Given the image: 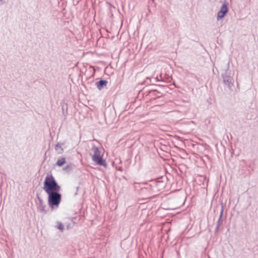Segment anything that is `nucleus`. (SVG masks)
I'll return each instance as SVG.
<instances>
[{
    "instance_id": "obj_1",
    "label": "nucleus",
    "mask_w": 258,
    "mask_h": 258,
    "mask_svg": "<svg viewBox=\"0 0 258 258\" xmlns=\"http://www.w3.org/2000/svg\"><path fill=\"white\" fill-rule=\"evenodd\" d=\"M43 189L47 194L53 191H59L60 186L58 184L54 177L47 175L44 181Z\"/></svg>"
},
{
    "instance_id": "obj_2",
    "label": "nucleus",
    "mask_w": 258,
    "mask_h": 258,
    "mask_svg": "<svg viewBox=\"0 0 258 258\" xmlns=\"http://www.w3.org/2000/svg\"><path fill=\"white\" fill-rule=\"evenodd\" d=\"M229 62L227 63L226 68L223 70V72L221 74V77L224 84L226 86L230 91H232V87L234 83L233 78L234 73H232L229 69Z\"/></svg>"
},
{
    "instance_id": "obj_3",
    "label": "nucleus",
    "mask_w": 258,
    "mask_h": 258,
    "mask_svg": "<svg viewBox=\"0 0 258 258\" xmlns=\"http://www.w3.org/2000/svg\"><path fill=\"white\" fill-rule=\"evenodd\" d=\"M48 204L51 210L57 209L61 200V195L59 191L47 193Z\"/></svg>"
},
{
    "instance_id": "obj_4",
    "label": "nucleus",
    "mask_w": 258,
    "mask_h": 258,
    "mask_svg": "<svg viewBox=\"0 0 258 258\" xmlns=\"http://www.w3.org/2000/svg\"><path fill=\"white\" fill-rule=\"evenodd\" d=\"M91 150L94 153L92 156V160L99 165L106 166V161L103 159L102 156L101 155V152L99 148L94 145Z\"/></svg>"
},
{
    "instance_id": "obj_5",
    "label": "nucleus",
    "mask_w": 258,
    "mask_h": 258,
    "mask_svg": "<svg viewBox=\"0 0 258 258\" xmlns=\"http://www.w3.org/2000/svg\"><path fill=\"white\" fill-rule=\"evenodd\" d=\"M228 6V3L226 1H224L220 8V10L217 13V19L218 21L224 18L228 13L229 10Z\"/></svg>"
},
{
    "instance_id": "obj_6",
    "label": "nucleus",
    "mask_w": 258,
    "mask_h": 258,
    "mask_svg": "<svg viewBox=\"0 0 258 258\" xmlns=\"http://www.w3.org/2000/svg\"><path fill=\"white\" fill-rule=\"evenodd\" d=\"M37 199L38 202L36 203L37 208L38 211L44 214H46L48 212L47 206L43 202V200L37 194Z\"/></svg>"
},
{
    "instance_id": "obj_7",
    "label": "nucleus",
    "mask_w": 258,
    "mask_h": 258,
    "mask_svg": "<svg viewBox=\"0 0 258 258\" xmlns=\"http://www.w3.org/2000/svg\"><path fill=\"white\" fill-rule=\"evenodd\" d=\"M221 209L220 211V214L219 218V219L217 222V225L215 230V233H217L219 229V227L222 224L223 220H222V217L223 215V212L224 210V204L221 202Z\"/></svg>"
},
{
    "instance_id": "obj_8",
    "label": "nucleus",
    "mask_w": 258,
    "mask_h": 258,
    "mask_svg": "<svg viewBox=\"0 0 258 258\" xmlns=\"http://www.w3.org/2000/svg\"><path fill=\"white\" fill-rule=\"evenodd\" d=\"M151 186L152 187H153L154 188H157L158 190H161L163 189L165 187V183H164L163 181L158 179L155 181L153 183V185Z\"/></svg>"
},
{
    "instance_id": "obj_9",
    "label": "nucleus",
    "mask_w": 258,
    "mask_h": 258,
    "mask_svg": "<svg viewBox=\"0 0 258 258\" xmlns=\"http://www.w3.org/2000/svg\"><path fill=\"white\" fill-rule=\"evenodd\" d=\"M108 82L105 80H100L95 83V85L99 90H101L104 87H106Z\"/></svg>"
},
{
    "instance_id": "obj_10",
    "label": "nucleus",
    "mask_w": 258,
    "mask_h": 258,
    "mask_svg": "<svg viewBox=\"0 0 258 258\" xmlns=\"http://www.w3.org/2000/svg\"><path fill=\"white\" fill-rule=\"evenodd\" d=\"M63 144H64L63 143L61 144V145H63ZM54 148H55V150L56 151L57 153L58 154H62L64 151L63 149L62 148L61 144L59 143H57L55 145Z\"/></svg>"
},
{
    "instance_id": "obj_11",
    "label": "nucleus",
    "mask_w": 258,
    "mask_h": 258,
    "mask_svg": "<svg viewBox=\"0 0 258 258\" xmlns=\"http://www.w3.org/2000/svg\"><path fill=\"white\" fill-rule=\"evenodd\" d=\"M149 93V94H152V95H154L158 98L160 97L162 95V94L161 92L154 89L150 90Z\"/></svg>"
},
{
    "instance_id": "obj_12",
    "label": "nucleus",
    "mask_w": 258,
    "mask_h": 258,
    "mask_svg": "<svg viewBox=\"0 0 258 258\" xmlns=\"http://www.w3.org/2000/svg\"><path fill=\"white\" fill-rule=\"evenodd\" d=\"M66 163V159L65 157H61L57 160L56 165L59 167L62 166Z\"/></svg>"
},
{
    "instance_id": "obj_13",
    "label": "nucleus",
    "mask_w": 258,
    "mask_h": 258,
    "mask_svg": "<svg viewBox=\"0 0 258 258\" xmlns=\"http://www.w3.org/2000/svg\"><path fill=\"white\" fill-rule=\"evenodd\" d=\"M62 115L66 116L68 114V104L63 103L61 105Z\"/></svg>"
},
{
    "instance_id": "obj_14",
    "label": "nucleus",
    "mask_w": 258,
    "mask_h": 258,
    "mask_svg": "<svg viewBox=\"0 0 258 258\" xmlns=\"http://www.w3.org/2000/svg\"><path fill=\"white\" fill-rule=\"evenodd\" d=\"M57 228L59 229L61 231H62L64 229L63 225L60 222H57Z\"/></svg>"
},
{
    "instance_id": "obj_15",
    "label": "nucleus",
    "mask_w": 258,
    "mask_h": 258,
    "mask_svg": "<svg viewBox=\"0 0 258 258\" xmlns=\"http://www.w3.org/2000/svg\"><path fill=\"white\" fill-rule=\"evenodd\" d=\"M72 169V165H67L65 167L63 168L64 170H68Z\"/></svg>"
},
{
    "instance_id": "obj_16",
    "label": "nucleus",
    "mask_w": 258,
    "mask_h": 258,
    "mask_svg": "<svg viewBox=\"0 0 258 258\" xmlns=\"http://www.w3.org/2000/svg\"><path fill=\"white\" fill-rule=\"evenodd\" d=\"M155 79H156L157 81H163L161 75H160L159 77L157 76Z\"/></svg>"
},
{
    "instance_id": "obj_17",
    "label": "nucleus",
    "mask_w": 258,
    "mask_h": 258,
    "mask_svg": "<svg viewBox=\"0 0 258 258\" xmlns=\"http://www.w3.org/2000/svg\"><path fill=\"white\" fill-rule=\"evenodd\" d=\"M79 186H77L76 187V192L75 194V196H76L78 194V191L79 190Z\"/></svg>"
},
{
    "instance_id": "obj_18",
    "label": "nucleus",
    "mask_w": 258,
    "mask_h": 258,
    "mask_svg": "<svg viewBox=\"0 0 258 258\" xmlns=\"http://www.w3.org/2000/svg\"><path fill=\"white\" fill-rule=\"evenodd\" d=\"M248 166H249L250 168H252V164H249V165H248Z\"/></svg>"
},
{
    "instance_id": "obj_19",
    "label": "nucleus",
    "mask_w": 258,
    "mask_h": 258,
    "mask_svg": "<svg viewBox=\"0 0 258 258\" xmlns=\"http://www.w3.org/2000/svg\"><path fill=\"white\" fill-rule=\"evenodd\" d=\"M147 188H148V187H145V188H142V190H143L146 189Z\"/></svg>"
},
{
    "instance_id": "obj_20",
    "label": "nucleus",
    "mask_w": 258,
    "mask_h": 258,
    "mask_svg": "<svg viewBox=\"0 0 258 258\" xmlns=\"http://www.w3.org/2000/svg\"><path fill=\"white\" fill-rule=\"evenodd\" d=\"M119 170H121V167H119V169H118Z\"/></svg>"
},
{
    "instance_id": "obj_21",
    "label": "nucleus",
    "mask_w": 258,
    "mask_h": 258,
    "mask_svg": "<svg viewBox=\"0 0 258 258\" xmlns=\"http://www.w3.org/2000/svg\"><path fill=\"white\" fill-rule=\"evenodd\" d=\"M4 0H0V1H3Z\"/></svg>"
}]
</instances>
